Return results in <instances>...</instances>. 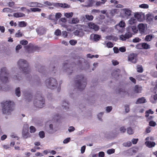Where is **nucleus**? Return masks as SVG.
Returning <instances> with one entry per match:
<instances>
[{
  "label": "nucleus",
  "mask_w": 157,
  "mask_h": 157,
  "mask_svg": "<svg viewBox=\"0 0 157 157\" xmlns=\"http://www.w3.org/2000/svg\"><path fill=\"white\" fill-rule=\"evenodd\" d=\"M20 43L21 44L23 45H26L28 44V42L26 40H23L20 41Z\"/></svg>",
  "instance_id": "obj_49"
},
{
  "label": "nucleus",
  "mask_w": 157,
  "mask_h": 157,
  "mask_svg": "<svg viewBox=\"0 0 157 157\" xmlns=\"http://www.w3.org/2000/svg\"><path fill=\"white\" fill-rule=\"evenodd\" d=\"M62 26L64 28H67V31H71L72 30V27L70 25L67 26L66 25H63Z\"/></svg>",
  "instance_id": "obj_41"
},
{
  "label": "nucleus",
  "mask_w": 157,
  "mask_h": 157,
  "mask_svg": "<svg viewBox=\"0 0 157 157\" xmlns=\"http://www.w3.org/2000/svg\"><path fill=\"white\" fill-rule=\"evenodd\" d=\"M31 10L33 12H40L41 11V9L38 8H30Z\"/></svg>",
  "instance_id": "obj_37"
},
{
  "label": "nucleus",
  "mask_w": 157,
  "mask_h": 157,
  "mask_svg": "<svg viewBox=\"0 0 157 157\" xmlns=\"http://www.w3.org/2000/svg\"><path fill=\"white\" fill-rule=\"evenodd\" d=\"M112 106H108L106 107V111L108 113L110 112L112 110Z\"/></svg>",
  "instance_id": "obj_63"
},
{
  "label": "nucleus",
  "mask_w": 157,
  "mask_h": 157,
  "mask_svg": "<svg viewBox=\"0 0 157 157\" xmlns=\"http://www.w3.org/2000/svg\"><path fill=\"white\" fill-rule=\"evenodd\" d=\"M115 150L114 149L112 148L109 149L107 151V152L108 154H111L114 153Z\"/></svg>",
  "instance_id": "obj_44"
},
{
  "label": "nucleus",
  "mask_w": 157,
  "mask_h": 157,
  "mask_svg": "<svg viewBox=\"0 0 157 157\" xmlns=\"http://www.w3.org/2000/svg\"><path fill=\"white\" fill-rule=\"evenodd\" d=\"M150 100L151 103H155L157 100V94L151 96Z\"/></svg>",
  "instance_id": "obj_26"
},
{
  "label": "nucleus",
  "mask_w": 157,
  "mask_h": 157,
  "mask_svg": "<svg viewBox=\"0 0 157 157\" xmlns=\"http://www.w3.org/2000/svg\"><path fill=\"white\" fill-rule=\"evenodd\" d=\"M91 12L93 14L99 13L100 12V11L99 10L93 9L92 10Z\"/></svg>",
  "instance_id": "obj_56"
},
{
  "label": "nucleus",
  "mask_w": 157,
  "mask_h": 157,
  "mask_svg": "<svg viewBox=\"0 0 157 157\" xmlns=\"http://www.w3.org/2000/svg\"><path fill=\"white\" fill-rule=\"evenodd\" d=\"M30 132L32 133H34L36 131V129L35 127L33 126H31L29 128Z\"/></svg>",
  "instance_id": "obj_43"
},
{
  "label": "nucleus",
  "mask_w": 157,
  "mask_h": 157,
  "mask_svg": "<svg viewBox=\"0 0 157 157\" xmlns=\"http://www.w3.org/2000/svg\"><path fill=\"white\" fill-rule=\"evenodd\" d=\"M127 32L124 35H121L120 36V39L123 41H125L126 39L129 38L132 36V33L130 30L128 29V28H127Z\"/></svg>",
  "instance_id": "obj_9"
},
{
  "label": "nucleus",
  "mask_w": 157,
  "mask_h": 157,
  "mask_svg": "<svg viewBox=\"0 0 157 157\" xmlns=\"http://www.w3.org/2000/svg\"><path fill=\"white\" fill-rule=\"evenodd\" d=\"M128 28L131 32L132 31L134 33H136L138 31V29L136 26L129 27Z\"/></svg>",
  "instance_id": "obj_28"
},
{
  "label": "nucleus",
  "mask_w": 157,
  "mask_h": 157,
  "mask_svg": "<svg viewBox=\"0 0 157 157\" xmlns=\"http://www.w3.org/2000/svg\"><path fill=\"white\" fill-rule=\"evenodd\" d=\"M62 106L65 109H67L69 108V104L68 102L67 101H63L62 103Z\"/></svg>",
  "instance_id": "obj_31"
},
{
  "label": "nucleus",
  "mask_w": 157,
  "mask_h": 157,
  "mask_svg": "<svg viewBox=\"0 0 157 157\" xmlns=\"http://www.w3.org/2000/svg\"><path fill=\"white\" fill-rule=\"evenodd\" d=\"M39 135L40 137L41 138H43L44 137L45 134L44 132L40 131L39 132Z\"/></svg>",
  "instance_id": "obj_47"
},
{
  "label": "nucleus",
  "mask_w": 157,
  "mask_h": 157,
  "mask_svg": "<svg viewBox=\"0 0 157 157\" xmlns=\"http://www.w3.org/2000/svg\"><path fill=\"white\" fill-rule=\"evenodd\" d=\"M137 20L134 17H131L128 21V23L130 25H133L136 22Z\"/></svg>",
  "instance_id": "obj_27"
},
{
  "label": "nucleus",
  "mask_w": 157,
  "mask_h": 157,
  "mask_svg": "<svg viewBox=\"0 0 157 157\" xmlns=\"http://www.w3.org/2000/svg\"><path fill=\"white\" fill-rule=\"evenodd\" d=\"M11 9L8 8H5L3 9L2 10L3 12H9Z\"/></svg>",
  "instance_id": "obj_61"
},
{
  "label": "nucleus",
  "mask_w": 157,
  "mask_h": 157,
  "mask_svg": "<svg viewBox=\"0 0 157 157\" xmlns=\"http://www.w3.org/2000/svg\"><path fill=\"white\" fill-rule=\"evenodd\" d=\"M144 77L141 75H139L136 76V78L139 80H144Z\"/></svg>",
  "instance_id": "obj_46"
},
{
  "label": "nucleus",
  "mask_w": 157,
  "mask_h": 157,
  "mask_svg": "<svg viewBox=\"0 0 157 157\" xmlns=\"http://www.w3.org/2000/svg\"><path fill=\"white\" fill-rule=\"evenodd\" d=\"M17 65L20 70L23 73L26 74L30 71V68L28 62L25 59H21L17 62Z\"/></svg>",
  "instance_id": "obj_3"
},
{
  "label": "nucleus",
  "mask_w": 157,
  "mask_h": 157,
  "mask_svg": "<svg viewBox=\"0 0 157 157\" xmlns=\"http://www.w3.org/2000/svg\"><path fill=\"white\" fill-rule=\"evenodd\" d=\"M79 21V20L77 18H73L72 19L71 23L76 24L78 23Z\"/></svg>",
  "instance_id": "obj_40"
},
{
  "label": "nucleus",
  "mask_w": 157,
  "mask_h": 157,
  "mask_svg": "<svg viewBox=\"0 0 157 157\" xmlns=\"http://www.w3.org/2000/svg\"><path fill=\"white\" fill-rule=\"evenodd\" d=\"M90 39L95 41L98 40L100 38V36L97 34H91L90 36Z\"/></svg>",
  "instance_id": "obj_19"
},
{
  "label": "nucleus",
  "mask_w": 157,
  "mask_h": 157,
  "mask_svg": "<svg viewBox=\"0 0 157 157\" xmlns=\"http://www.w3.org/2000/svg\"><path fill=\"white\" fill-rule=\"evenodd\" d=\"M119 50L121 52H124L126 51V48L124 47H122L119 48Z\"/></svg>",
  "instance_id": "obj_57"
},
{
  "label": "nucleus",
  "mask_w": 157,
  "mask_h": 157,
  "mask_svg": "<svg viewBox=\"0 0 157 157\" xmlns=\"http://www.w3.org/2000/svg\"><path fill=\"white\" fill-rule=\"evenodd\" d=\"M22 135L23 137L25 138H27L29 135V133L28 132V130L26 129L25 130H23Z\"/></svg>",
  "instance_id": "obj_24"
},
{
  "label": "nucleus",
  "mask_w": 157,
  "mask_h": 157,
  "mask_svg": "<svg viewBox=\"0 0 157 157\" xmlns=\"http://www.w3.org/2000/svg\"><path fill=\"white\" fill-rule=\"evenodd\" d=\"M128 60L133 63H136L137 61L136 55L134 53L130 54L128 55Z\"/></svg>",
  "instance_id": "obj_13"
},
{
  "label": "nucleus",
  "mask_w": 157,
  "mask_h": 157,
  "mask_svg": "<svg viewBox=\"0 0 157 157\" xmlns=\"http://www.w3.org/2000/svg\"><path fill=\"white\" fill-rule=\"evenodd\" d=\"M113 50L115 53H117L119 52V49L116 47H114L113 48Z\"/></svg>",
  "instance_id": "obj_64"
},
{
  "label": "nucleus",
  "mask_w": 157,
  "mask_h": 157,
  "mask_svg": "<svg viewBox=\"0 0 157 157\" xmlns=\"http://www.w3.org/2000/svg\"><path fill=\"white\" fill-rule=\"evenodd\" d=\"M132 10L128 8H123L121 10L120 15L124 18L128 19L131 16Z\"/></svg>",
  "instance_id": "obj_7"
},
{
  "label": "nucleus",
  "mask_w": 157,
  "mask_h": 157,
  "mask_svg": "<svg viewBox=\"0 0 157 157\" xmlns=\"http://www.w3.org/2000/svg\"><path fill=\"white\" fill-rule=\"evenodd\" d=\"M18 25L20 27H24L26 26L27 23L24 21H19Z\"/></svg>",
  "instance_id": "obj_29"
},
{
  "label": "nucleus",
  "mask_w": 157,
  "mask_h": 157,
  "mask_svg": "<svg viewBox=\"0 0 157 157\" xmlns=\"http://www.w3.org/2000/svg\"><path fill=\"white\" fill-rule=\"evenodd\" d=\"M45 84L46 86L51 89L56 88L58 86V83L56 79L53 78H49L46 80Z\"/></svg>",
  "instance_id": "obj_4"
},
{
  "label": "nucleus",
  "mask_w": 157,
  "mask_h": 157,
  "mask_svg": "<svg viewBox=\"0 0 157 157\" xmlns=\"http://www.w3.org/2000/svg\"><path fill=\"white\" fill-rule=\"evenodd\" d=\"M22 34L20 30H18L17 33L15 34V36L17 37H20L22 36Z\"/></svg>",
  "instance_id": "obj_51"
},
{
  "label": "nucleus",
  "mask_w": 157,
  "mask_h": 157,
  "mask_svg": "<svg viewBox=\"0 0 157 157\" xmlns=\"http://www.w3.org/2000/svg\"><path fill=\"white\" fill-rule=\"evenodd\" d=\"M13 78L16 82H18L21 80V77L19 75H15L13 76Z\"/></svg>",
  "instance_id": "obj_25"
},
{
  "label": "nucleus",
  "mask_w": 157,
  "mask_h": 157,
  "mask_svg": "<svg viewBox=\"0 0 157 157\" xmlns=\"http://www.w3.org/2000/svg\"><path fill=\"white\" fill-rule=\"evenodd\" d=\"M15 93L18 97H19L21 96L20 88L19 87H18L16 89Z\"/></svg>",
  "instance_id": "obj_30"
},
{
  "label": "nucleus",
  "mask_w": 157,
  "mask_h": 157,
  "mask_svg": "<svg viewBox=\"0 0 157 157\" xmlns=\"http://www.w3.org/2000/svg\"><path fill=\"white\" fill-rule=\"evenodd\" d=\"M139 7L144 8V9H147L148 8V5L147 4H143L141 5H140L139 6Z\"/></svg>",
  "instance_id": "obj_39"
},
{
  "label": "nucleus",
  "mask_w": 157,
  "mask_h": 157,
  "mask_svg": "<svg viewBox=\"0 0 157 157\" xmlns=\"http://www.w3.org/2000/svg\"><path fill=\"white\" fill-rule=\"evenodd\" d=\"M13 16L15 17H21L25 16V14L21 12H17L13 14Z\"/></svg>",
  "instance_id": "obj_22"
},
{
  "label": "nucleus",
  "mask_w": 157,
  "mask_h": 157,
  "mask_svg": "<svg viewBox=\"0 0 157 157\" xmlns=\"http://www.w3.org/2000/svg\"><path fill=\"white\" fill-rule=\"evenodd\" d=\"M75 81V85L80 90L84 89L86 84V79L82 75H78Z\"/></svg>",
  "instance_id": "obj_2"
},
{
  "label": "nucleus",
  "mask_w": 157,
  "mask_h": 157,
  "mask_svg": "<svg viewBox=\"0 0 157 157\" xmlns=\"http://www.w3.org/2000/svg\"><path fill=\"white\" fill-rule=\"evenodd\" d=\"M125 24L124 22L121 21L118 24L115 26V28L119 32H122V29L124 27Z\"/></svg>",
  "instance_id": "obj_11"
},
{
  "label": "nucleus",
  "mask_w": 157,
  "mask_h": 157,
  "mask_svg": "<svg viewBox=\"0 0 157 157\" xmlns=\"http://www.w3.org/2000/svg\"><path fill=\"white\" fill-rule=\"evenodd\" d=\"M8 73L6 67H3L1 69L0 73V80L3 82H6L8 80Z\"/></svg>",
  "instance_id": "obj_6"
},
{
  "label": "nucleus",
  "mask_w": 157,
  "mask_h": 157,
  "mask_svg": "<svg viewBox=\"0 0 157 157\" xmlns=\"http://www.w3.org/2000/svg\"><path fill=\"white\" fill-rule=\"evenodd\" d=\"M47 30V29L43 26L39 27L36 29L37 33L40 35H42L45 33Z\"/></svg>",
  "instance_id": "obj_12"
},
{
  "label": "nucleus",
  "mask_w": 157,
  "mask_h": 157,
  "mask_svg": "<svg viewBox=\"0 0 157 157\" xmlns=\"http://www.w3.org/2000/svg\"><path fill=\"white\" fill-rule=\"evenodd\" d=\"M73 15V13L72 12L69 13H66L64 14L65 16L67 18H69L72 17Z\"/></svg>",
  "instance_id": "obj_42"
},
{
  "label": "nucleus",
  "mask_w": 157,
  "mask_h": 157,
  "mask_svg": "<svg viewBox=\"0 0 157 157\" xmlns=\"http://www.w3.org/2000/svg\"><path fill=\"white\" fill-rule=\"evenodd\" d=\"M119 130L121 132L123 133L125 132L126 131V128L124 126L121 127L119 128Z\"/></svg>",
  "instance_id": "obj_48"
},
{
  "label": "nucleus",
  "mask_w": 157,
  "mask_h": 157,
  "mask_svg": "<svg viewBox=\"0 0 157 157\" xmlns=\"http://www.w3.org/2000/svg\"><path fill=\"white\" fill-rule=\"evenodd\" d=\"M141 40L138 37H136L132 41L134 43H137L139 42Z\"/></svg>",
  "instance_id": "obj_55"
},
{
  "label": "nucleus",
  "mask_w": 157,
  "mask_h": 157,
  "mask_svg": "<svg viewBox=\"0 0 157 157\" xmlns=\"http://www.w3.org/2000/svg\"><path fill=\"white\" fill-rule=\"evenodd\" d=\"M61 15H62L60 13H57L56 14V15H55V18L57 20L61 17Z\"/></svg>",
  "instance_id": "obj_53"
},
{
  "label": "nucleus",
  "mask_w": 157,
  "mask_h": 157,
  "mask_svg": "<svg viewBox=\"0 0 157 157\" xmlns=\"http://www.w3.org/2000/svg\"><path fill=\"white\" fill-rule=\"evenodd\" d=\"M104 114V112H100L99 113H98V117L99 120L100 121H102L101 118L102 117V116Z\"/></svg>",
  "instance_id": "obj_45"
},
{
  "label": "nucleus",
  "mask_w": 157,
  "mask_h": 157,
  "mask_svg": "<svg viewBox=\"0 0 157 157\" xmlns=\"http://www.w3.org/2000/svg\"><path fill=\"white\" fill-rule=\"evenodd\" d=\"M85 17L86 19L89 21H92L94 18V17L91 15H86Z\"/></svg>",
  "instance_id": "obj_38"
},
{
  "label": "nucleus",
  "mask_w": 157,
  "mask_h": 157,
  "mask_svg": "<svg viewBox=\"0 0 157 157\" xmlns=\"http://www.w3.org/2000/svg\"><path fill=\"white\" fill-rule=\"evenodd\" d=\"M61 34V31L59 29H57L55 32V34L57 36L60 35Z\"/></svg>",
  "instance_id": "obj_50"
},
{
  "label": "nucleus",
  "mask_w": 157,
  "mask_h": 157,
  "mask_svg": "<svg viewBox=\"0 0 157 157\" xmlns=\"http://www.w3.org/2000/svg\"><path fill=\"white\" fill-rule=\"evenodd\" d=\"M106 46L108 48H112L113 45V44L111 42H108L106 43Z\"/></svg>",
  "instance_id": "obj_52"
},
{
  "label": "nucleus",
  "mask_w": 157,
  "mask_h": 157,
  "mask_svg": "<svg viewBox=\"0 0 157 157\" xmlns=\"http://www.w3.org/2000/svg\"><path fill=\"white\" fill-rule=\"evenodd\" d=\"M69 43L71 45H74L77 43V41L76 40H70L69 41Z\"/></svg>",
  "instance_id": "obj_54"
},
{
  "label": "nucleus",
  "mask_w": 157,
  "mask_h": 157,
  "mask_svg": "<svg viewBox=\"0 0 157 157\" xmlns=\"http://www.w3.org/2000/svg\"><path fill=\"white\" fill-rule=\"evenodd\" d=\"M2 104V112L4 114H9L14 109V104L12 101L7 100Z\"/></svg>",
  "instance_id": "obj_1"
},
{
  "label": "nucleus",
  "mask_w": 157,
  "mask_h": 157,
  "mask_svg": "<svg viewBox=\"0 0 157 157\" xmlns=\"http://www.w3.org/2000/svg\"><path fill=\"white\" fill-rule=\"evenodd\" d=\"M27 5L31 7H42L44 5L40 3L35 2H27Z\"/></svg>",
  "instance_id": "obj_10"
},
{
  "label": "nucleus",
  "mask_w": 157,
  "mask_h": 157,
  "mask_svg": "<svg viewBox=\"0 0 157 157\" xmlns=\"http://www.w3.org/2000/svg\"><path fill=\"white\" fill-rule=\"evenodd\" d=\"M145 145L149 148H152L155 145V144L154 142H151L150 141H146L145 143Z\"/></svg>",
  "instance_id": "obj_17"
},
{
  "label": "nucleus",
  "mask_w": 157,
  "mask_h": 157,
  "mask_svg": "<svg viewBox=\"0 0 157 157\" xmlns=\"http://www.w3.org/2000/svg\"><path fill=\"white\" fill-rule=\"evenodd\" d=\"M143 48L147 49L150 48V46L147 43H142Z\"/></svg>",
  "instance_id": "obj_32"
},
{
  "label": "nucleus",
  "mask_w": 157,
  "mask_h": 157,
  "mask_svg": "<svg viewBox=\"0 0 157 157\" xmlns=\"http://www.w3.org/2000/svg\"><path fill=\"white\" fill-rule=\"evenodd\" d=\"M138 140H139L138 139H133L132 140V142L133 144H136L137 143Z\"/></svg>",
  "instance_id": "obj_60"
},
{
  "label": "nucleus",
  "mask_w": 157,
  "mask_h": 157,
  "mask_svg": "<svg viewBox=\"0 0 157 157\" xmlns=\"http://www.w3.org/2000/svg\"><path fill=\"white\" fill-rule=\"evenodd\" d=\"M89 27L95 31H97L99 29V26L97 25L92 22H90L88 24Z\"/></svg>",
  "instance_id": "obj_14"
},
{
  "label": "nucleus",
  "mask_w": 157,
  "mask_h": 157,
  "mask_svg": "<svg viewBox=\"0 0 157 157\" xmlns=\"http://www.w3.org/2000/svg\"><path fill=\"white\" fill-rule=\"evenodd\" d=\"M127 133L129 135L132 134L134 133L133 130L130 127L127 128Z\"/></svg>",
  "instance_id": "obj_33"
},
{
  "label": "nucleus",
  "mask_w": 157,
  "mask_h": 157,
  "mask_svg": "<svg viewBox=\"0 0 157 157\" xmlns=\"http://www.w3.org/2000/svg\"><path fill=\"white\" fill-rule=\"evenodd\" d=\"M137 71L140 73H142L143 72V67L141 65H138L137 66Z\"/></svg>",
  "instance_id": "obj_35"
},
{
  "label": "nucleus",
  "mask_w": 157,
  "mask_h": 157,
  "mask_svg": "<svg viewBox=\"0 0 157 157\" xmlns=\"http://www.w3.org/2000/svg\"><path fill=\"white\" fill-rule=\"evenodd\" d=\"M134 17L137 20L141 21L142 20V13L139 12H136L135 13L134 15Z\"/></svg>",
  "instance_id": "obj_16"
},
{
  "label": "nucleus",
  "mask_w": 157,
  "mask_h": 157,
  "mask_svg": "<svg viewBox=\"0 0 157 157\" xmlns=\"http://www.w3.org/2000/svg\"><path fill=\"white\" fill-rule=\"evenodd\" d=\"M34 105L40 108H42L44 105V98L40 95L36 96L34 101Z\"/></svg>",
  "instance_id": "obj_5"
},
{
  "label": "nucleus",
  "mask_w": 157,
  "mask_h": 157,
  "mask_svg": "<svg viewBox=\"0 0 157 157\" xmlns=\"http://www.w3.org/2000/svg\"><path fill=\"white\" fill-rule=\"evenodd\" d=\"M153 36L152 35H147L145 38V40L146 41H150L152 39Z\"/></svg>",
  "instance_id": "obj_34"
},
{
  "label": "nucleus",
  "mask_w": 157,
  "mask_h": 157,
  "mask_svg": "<svg viewBox=\"0 0 157 157\" xmlns=\"http://www.w3.org/2000/svg\"><path fill=\"white\" fill-rule=\"evenodd\" d=\"M149 124L150 126L153 127L155 126L156 124L155 122L153 121H150L149 122Z\"/></svg>",
  "instance_id": "obj_58"
},
{
  "label": "nucleus",
  "mask_w": 157,
  "mask_h": 157,
  "mask_svg": "<svg viewBox=\"0 0 157 157\" xmlns=\"http://www.w3.org/2000/svg\"><path fill=\"white\" fill-rule=\"evenodd\" d=\"M136 48L139 49H141L143 48L142 47V43L139 44L136 46Z\"/></svg>",
  "instance_id": "obj_62"
},
{
  "label": "nucleus",
  "mask_w": 157,
  "mask_h": 157,
  "mask_svg": "<svg viewBox=\"0 0 157 157\" xmlns=\"http://www.w3.org/2000/svg\"><path fill=\"white\" fill-rule=\"evenodd\" d=\"M142 88L141 86L136 85L134 87V91L135 93H139L141 92Z\"/></svg>",
  "instance_id": "obj_23"
},
{
  "label": "nucleus",
  "mask_w": 157,
  "mask_h": 157,
  "mask_svg": "<svg viewBox=\"0 0 157 157\" xmlns=\"http://www.w3.org/2000/svg\"><path fill=\"white\" fill-rule=\"evenodd\" d=\"M71 140L70 138H67L65 139L63 141V143L65 144H67Z\"/></svg>",
  "instance_id": "obj_59"
},
{
  "label": "nucleus",
  "mask_w": 157,
  "mask_h": 157,
  "mask_svg": "<svg viewBox=\"0 0 157 157\" xmlns=\"http://www.w3.org/2000/svg\"><path fill=\"white\" fill-rule=\"evenodd\" d=\"M123 145L124 146L126 147H130L132 145L131 142L130 141H128L127 142L124 143L123 144Z\"/></svg>",
  "instance_id": "obj_36"
},
{
  "label": "nucleus",
  "mask_w": 157,
  "mask_h": 157,
  "mask_svg": "<svg viewBox=\"0 0 157 157\" xmlns=\"http://www.w3.org/2000/svg\"><path fill=\"white\" fill-rule=\"evenodd\" d=\"M138 28L140 32L144 33L146 28V25L143 23L139 24L138 25Z\"/></svg>",
  "instance_id": "obj_18"
},
{
  "label": "nucleus",
  "mask_w": 157,
  "mask_h": 157,
  "mask_svg": "<svg viewBox=\"0 0 157 157\" xmlns=\"http://www.w3.org/2000/svg\"><path fill=\"white\" fill-rule=\"evenodd\" d=\"M51 122L49 121L47 122L48 124H49V128L48 130V132L49 133H53L55 132L57 129L54 123H50Z\"/></svg>",
  "instance_id": "obj_8"
},
{
  "label": "nucleus",
  "mask_w": 157,
  "mask_h": 157,
  "mask_svg": "<svg viewBox=\"0 0 157 157\" xmlns=\"http://www.w3.org/2000/svg\"><path fill=\"white\" fill-rule=\"evenodd\" d=\"M120 73V70L117 69L116 70L113 71L112 73V75L113 77L115 78H117L119 76Z\"/></svg>",
  "instance_id": "obj_21"
},
{
  "label": "nucleus",
  "mask_w": 157,
  "mask_h": 157,
  "mask_svg": "<svg viewBox=\"0 0 157 157\" xmlns=\"http://www.w3.org/2000/svg\"><path fill=\"white\" fill-rule=\"evenodd\" d=\"M146 102V100L144 97H141L138 98L136 101V104L144 103Z\"/></svg>",
  "instance_id": "obj_20"
},
{
  "label": "nucleus",
  "mask_w": 157,
  "mask_h": 157,
  "mask_svg": "<svg viewBox=\"0 0 157 157\" xmlns=\"http://www.w3.org/2000/svg\"><path fill=\"white\" fill-rule=\"evenodd\" d=\"M54 6L58 7H62L64 8H68L70 7V5L66 3H56L55 4Z\"/></svg>",
  "instance_id": "obj_15"
}]
</instances>
